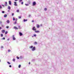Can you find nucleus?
<instances>
[{
  "label": "nucleus",
  "instance_id": "1",
  "mask_svg": "<svg viewBox=\"0 0 74 74\" xmlns=\"http://www.w3.org/2000/svg\"><path fill=\"white\" fill-rule=\"evenodd\" d=\"M29 48H30V49H32V51H34L36 50V47H33V46H30L29 47Z\"/></svg>",
  "mask_w": 74,
  "mask_h": 74
},
{
  "label": "nucleus",
  "instance_id": "2",
  "mask_svg": "<svg viewBox=\"0 0 74 74\" xmlns=\"http://www.w3.org/2000/svg\"><path fill=\"white\" fill-rule=\"evenodd\" d=\"M36 29H37L36 28H35V27H34L32 29V30L34 31L36 30Z\"/></svg>",
  "mask_w": 74,
  "mask_h": 74
},
{
  "label": "nucleus",
  "instance_id": "3",
  "mask_svg": "<svg viewBox=\"0 0 74 74\" xmlns=\"http://www.w3.org/2000/svg\"><path fill=\"white\" fill-rule=\"evenodd\" d=\"M14 5H15V6H17V5H18L17 4H16V2H14Z\"/></svg>",
  "mask_w": 74,
  "mask_h": 74
},
{
  "label": "nucleus",
  "instance_id": "4",
  "mask_svg": "<svg viewBox=\"0 0 74 74\" xmlns=\"http://www.w3.org/2000/svg\"><path fill=\"white\" fill-rule=\"evenodd\" d=\"M12 37L13 40H16V38H15L14 37V35H13Z\"/></svg>",
  "mask_w": 74,
  "mask_h": 74
},
{
  "label": "nucleus",
  "instance_id": "5",
  "mask_svg": "<svg viewBox=\"0 0 74 74\" xmlns=\"http://www.w3.org/2000/svg\"><path fill=\"white\" fill-rule=\"evenodd\" d=\"M35 33H40V31L38 30V31H35Z\"/></svg>",
  "mask_w": 74,
  "mask_h": 74
},
{
  "label": "nucleus",
  "instance_id": "6",
  "mask_svg": "<svg viewBox=\"0 0 74 74\" xmlns=\"http://www.w3.org/2000/svg\"><path fill=\"white\" fill-rule=\"evenodd\" d=\"M33 5H36V3L35 2H34L33 3Z\"/></svg>",
  "mask_w": 74,
  "mask_h": 74
},
{
  "label": "nucleus",
  "instance_id": "7",
  "mask_svg": "<svg viewBox=\"0 0 74 74\" xmlns=\"http://www.w3.org/2000/svg\"><path fill=\"white\" fill-rule=\"evenodd\" d=\"M13 28L14 29H17V30L18 29V28L17 27H14Z\"/></svg>",
  "mask_w": 74,
  "mask_h": 74
},
{
  "label": "nucleus",
  "instance_id": "8",
  "mask_svg": "<svg viewBox=\"0 0 74 74\" xmlns=\"http://www.w3.org/2000/svg\"><path fill=\"white\" fill-rule=\"evenodd\" d=\"M36 27L37 28H39L40 27V25H39L38 24L36 25Z\"/></svg>",
  "mask_w": 74,
  "mask_h": 74
},
{
  "label": "nucleus",
  "instance_id": "9",
  "mask_svg": "<svg viewBox=\"0 0 74 74\" xmlns=\"http://www.w3.org/2000/svg\"><path fill=\"white\" fill-rule=\"evenodd\" d=\"M9 5H11V1H9Z\"/></svg>",
  "mask_w": 74,
  "mask_h": 74
},
{
  "label": "nucleus",
  "instance_id": "10",
  "mask_svg": "<svg viewBox=\"0 0 74 74\" xmlns=\"http://www.w3.org/2000/svg\"><path fill=\"white\" fill-rule=\"evenodd\" d=\"M5 6H7V2H5Z\"/></svg>",
  "mask_w": 74,
  "mask_h": 74
},
{
  "label": "nucleus",
  "instance_id": "11",
  "mask_svg": "<svg viewBox=\"0 0 74 74\" xmlns=\"http://www.w3.org/2000/svg\"><path fill=\"white\" fill-rule=\"evenodd\" d=\"M2 32V33H4L5 32V30H2L1 31Z\"/></svg>",
  "mask_w": 74,
  "mask_h": 74
},
{
  "label": "nucleus",
  "instance_id": "12",
  "mask_svg": "<svg viewBox=\"0 0 74 74\" xmlns=\"http://www.w3.org/2000/svg\"><path fill=\"white\" fill-rule=\"evenodd\" d=\"M23 21V22H26V21H27V19L25 20V19H24Z\"/></svg>",
  "mask_w": 74,
  "mask_h": 74
},
{
  "label": "nucleus",
  "instance_id": "13",
  "mask_svg": "<svg viewBox=\"0 0 74 74\" xmlns=\"http://www.w3.org/2000/svg\"><path fill=\"white\" fill-rule=\"evenodd\" d=\"M19 34L20 35V36H22V33L21 32H19Z\"/></svg>",
  "mask_w": 74,
  "mask_h": 74
},
{
  "label": "nucleus",
  "instance_id": "14",
  "mask_svg": "<svg viewBox=\"0 0 74 74\" xmlns=\"http://www.w3.org/2000/svg\"><path fill=\"white\" fill-rule=\"evenodd\" d=\"M34 44L35 45H36L37 44V42H34Z\"/></svg>",
  "mask_w": 74,
  "mask_h": 74
},
{
  "label": "nucleus",
  "instance_id": "15",
  "mask_svg": "<svg viewBox=\"0 0 74 74\" xmlns=\"http://www.w3.org/2000/svg\"><path fill=\"white\" fill-rule=\"evenodd\" d=\"M8 8L9 10H11V7H10V6H8Z\"/></svg>",
  "mask_w": 74,
  "mask_h": 74
},
{
  "label": "nucleus",
  "instance_id": "16",
  "mask_svg": "<svg viewBox=\"0 0 74 74\" xmlns=\"http://www.w3.org/2000/svg\"><path fill=\"white\" fill-rule=\"evenodd\" d=\"M7 14H5V15L4 16V18H6V17H7Z\"/></svg>",
  "mask_w": 74,
  "mask_h": 74
},
{
  "label": "nucleus",
  "instance_id": "17",
  "mask_svg": "<svg viewBox=\"0 0 74 74\" xmlns=\"http://www.w3.org/2000/svg\"><path fill=\"white\" fill-rule=\"evenodd\" d=\"M7 23H10V21H9V20H8L7 21Z\"/></svg>",
  "mask_w": 74,
  "mask_h": 74
},
{
  "label": "nucleus",
  "instance_id": "18",
  "mask_svg": "<svg viewBox=\"0 0 74 74\" xmlns=\"http://www.w3.org/2000/svg\"><path fill=\"white\" fill-rule=\"evenodd\" d=\"M25 5H26V6H28V5H29L28 4H27L25 3Z\"/></svg>",
  "mask_w": 74,
  "mask_h": 74
},
{
  "label": "nucleus",
  "instance_id": "19",
  "mask_svg": "<svg viewBox=\"0 0 74 74\" xmlns=\"http://www.w3.org/2000/svg\"><path fill=\"white\" fill-rule=\"evenodd\" d=\"M13 62H15V59L14 58L13 59Z\"/></svg>",
  "mask_w": 74,
  "mask_h": 74
},
{
  "label": "nucleus",
  "instance_id": "20",
  "mask_svg": "<svg viewBox=\"0 0 74 74\" xmlns=\"http://www.w3.org/2000/svg\"><path fill=\"white\" fill-rule=\"evenodd\" d=\"M18 28L19 29H21V27L20 26L18 25Z\"/></svg>",
  "mask_w": 74,
  "mask_h": 74
},
{
  "label": "nucleus",
  "instance_id": "21",
  "mask_svg": "<svg viewBox=\"0 0 74 74\" xmlns=\"http://www.w3.org/2000/svg\"><path fill=\"white\" fill-rule=\"evenodd\" d=\"M13 21H15V18H14V17H13Z\"/></svg>",
  "mask_w": 74,
  "mask_h": 74
},
{
  "label": "nucleus",
  "instance_id": "22",
  "mask_svg": "<svg viewBox=\"0 0 74 74\" xmlns=\"http://www.w3.org/2000/svg\"><path fill=\"white\" fill-rule=\"evenodd\" d=\"M16 21H15V22L14 23V25H15V24H16Z\"/></svg>",
  "mask_w": 74,
  "mask_h": 74
},
{
  "label": "nucleus",
  "instance_id": "23",
  "mask_svg": "<svg viewBox=\"0 0 74 74\" xmlns=\"http://www.w3.org/2000/svg\"><path fill=\"white\" fill-rule=\"evenodd\" d=\"M7 63H8V64H11V63H10V62H8Z\"/></svg>",
  "mask_w": 74,
  "mask_h": 74
},
{
  "label": "nucleus",
  "instance_id": "24",
  "mask_svg": "<svg viewBox=\"0 0 74 74\" xmlns=\"http://www.w3.org/2000/svg\"><path fill=\"white\" fill-rule=\"evenodd\" d=\"M7 33H8V32L6 31L5 32V34H7Z\"/></svg>",
  "mask_w": 74,
  "mask_h": 74
},
{
  "label": "nucleus",
  "instance_id": "25",
  "mask_svg": "<svg viewBox=\"0 0 74 74\" xmlns=\"http://www.w3.org/2000/svg\"><path fill=\"white\" fill-rule=\"evenodd\" d=\"M18 19H21V16H18Z\"/></svg>",
  "mask_w": 74,
  "mask_h": 74
},
{
  "label": "nucleus",
  "instance_id": "26",
  "mask_svg": "<svg viewBox=\"0 0 74 74\" xmlns=\"http://www.w3.org/2000/svg\"><path fill=\"white\" fill-rule=\"evenodd\" d=\"M2 8V7L1 6V5H0V9H1Z\"/></svg>",
  "mask_w": 74,
  "mask_h": 74
},
{
  "label": "nucleus",
  "instance_id": "27",
  "mask_svg": "<svg viewBox=\"0 0 74 74\" xmlns=\"http://www.w3.org/2000/svg\"><path fill=\"white\" fill-rule=\"evenodd\" d=\"M6 28H7V29H8V28H9V27L8 26H6Z\"/></svg>",
  "mask_w": 74,
  "mask_h": 74
},
{
  "label": "nucleus",
  "instance_id": "28",
  "mask_svg": "<svg viewBox=\"0 0 74 74\" xmlns=\"http://www.w3.org/2000/svg\"><path fill=\"white\" fill-rule=\"evenodd\" d=\"M1 36L2 37H3V34H1Z\"/></svg>",
  "mask_w": 74,
  "mask_h": 74
},
{
  "label": "nucleus",
  "instance_id": "29",
  "mask_svg": "<svg viewBox=\"0 0 74 74\" xmlns=\"http://www.w3.org/2000/svg\"><path fill=\"white\" fill-rule=\"evenodd\" d=\"M21 67V65H19V66H18L19 68H20Z\"/></svg>",
  "mask_w": 74,
  "mask_h": 74
},
{
  "label": "nucleus",
  "instance_id": "30",
  "mask_svg": "<svg viewBox=\"0 0 74 74\" xmlns=\"http://www.w3.org/2000/svg\"><path fill=\"white\" fill-rule=\"evenodd\" d=\"M45 11H47V9L46 8H45Z\"/></svg>",
  "mask_w": 74,
  "mask_h": 74
},
{
  "label": "nucleus",
  "instance_id": "31",
  "mask_svg": "<svg viewBox=\"0 0 74 74\" xmlns=\"http://www.w3.org/2000/svg\"><path fill=\"white\" fill-rule=\"evenodd\" d=\"M2 13H4V12H4V11H2Z\"/></svg>",
  "mask_w": 74,
  "mask_h": 74
},
{
  "label": "nucleus",
  "instance_id": "32",
  "mask_svg": "<svg viewBox=\"0 0 74 74\" xmlns=\"http://www.w3.org/2000/svg\"><path fill=\"white\" fill-rule=\"evenodd\" d=\"M34 37H36V34H35L34 35Z\"/></svg>",
  "mask_w": 74,
  "mask_h": 74
},
{
  "label": "nucleus",
  "instance_id": "33",
  "mask_svg": "<svg viewBox=\"0 0 74 74\" xmlns=\"http://www.w3.org/2000/svg\"><path fill=\"white\" fill-rule=\"evenodd\" d=\"M19 1V2H21V1H22V0H20Z\"/></svg>",
  "mask_w": 74,
  "mask_h": 74
},
{
  "label": "nucleus",
  "instance_id": "34",
  "mask_svg": "<svg viewBox=\"0 0 74 74\" xmlns=\"http://www.w3.org/2000/svg\"><path fill=\"white\" fill-rule=\"evenodd\" d=\"M22 4H23V2H22L21 3Z\"/></svg>",
  "mask_w": 74,
  "mask_h": 74
},
{
  "label": "nucleus",
  "instance_id": "35",
  "mask_svg": "<svg viewBox=\"0 0 74 74\" xmlns=\"http://www.w3.org/2000/svg\"><path fill=\"white\" fill-rule=\"evenodd\" d=\"M11 51V50L10 49H9L8 50V52H10Z\"/></svg>",
  "mask_w": 74,
  "mask_h": 74
},
{
  "label": "nucleus",
  "instance_id": "36",
  "mask_svg": "<svg viewBox=\"0 0 74 74\" xmlns=\"http://www.w3.org/2000/svg\"><path fill=\"white\" fill-rule=\"evenodd\" d=\"M17 59H19V58L18 57H17Z\"/></svg>",
  "mask_w": 74,
  "mask_h": 74
},
{
  "label": "nucleus",
  "instance_id": "37",
  "mask_svg": "<svg viewBox=\"0 0 74 74\" xmlns=\"http://www.w3.org/2000/svg\"><path fill=\"white\" fill-rule=\"evenodd\" d=\"M19 10H17L16 11V12H19Z\"/></svg>",
  "mask_w": 74,
  "mask_h": 74
},
{
  "label": "nucleus",
  "instance_id": "38",
  "mask_svg": "<svg viewBox=\"0 0 74 74\" xmlns=\"http://www.w3.org/2000/svg\"><path fill=\"white\" fill-rule=\"evenodd\" d=\"M2 6H3V7H4V5H2Z\"/></svg>",
  "mask_w": 74,
  "mask_h": 74
},
{
  "label": "nucleus",
  "instance_id": "39",
  "mask_svg": "<svg viewBox=\"0 0 74 74\" xmlns=\"http://www.w3.org/2000/svg\"><path fill=\"white\" fill-rule=\"evenodd\" d=\"M15 20H16V21H17V20H18V19L16 18Z\"/></svg>",
  "mask_w": 74,
  "mask_h": 74
},
{
  "label": "nucleus",
  "instance_id": "40",
  "mask_svg": "<svg viewBox=\"0 0 74 74\" xmlns=\"http://www.w3.org/2000/svg\"><path fill=\"white\" fill-rule=\"evenodd\" d=\"M34 22V20H32V22Z\"/></svg>",
  "mask_w": 74,
  "mask_h": 74
},
{
  "label": "nucleus",
  "instance_id": "41",
  "mask_svg": "<svg viewBox=\"0 0 74 74\" xmlns=\"http://www.w3.org/2000/svg\"><path fill=\"white\" fill-rule=\"evenodd\" d=\"M30 16H31V15H30V14H29V17H30Z\"/></svg>",
  "mask_w": 74,
  "mask_h": 74
},
{
  "label": "nucleus",
  "instance_id": "42",
  "mask_svg": "<svg viewBox=\"0 0 74 74\" xmlns=\"http://www.w3.org/2000/svg\"><path fill=\"white\" fill-rule=\"evenodd\" d=\"M2 39H3V40H5V38H3Z\"/></svg>",
  "mask_w": 74,
  "mask_h": 74
},
{
  "label": "nucleus",
  "instance_id": "43",
  "mask_svg": "<svg viewBox=\"0 0 74 74\" xmlns=\"http://www.w3.org/2000/svg\"><path fill=\"white\" fill-rule=\"evenodd\" d=\"M8 41H9L10 40V38H8L7 39Z\"/></svg>",
  "mask_w": 74,
  "mask_h": 74
},
{
  "label": "nucleus",
  "instance_id": "44",
  "mask_svg": "<svg viewBox=\"0 0 74 74\" xmlns=\"http://www.w3.org/2000/svg\"><path fill=\"white\" fill-rule=\"evenodd\" d=\"M14 15V13H12V16H13V15Z\"/></svg>",
  "mask_w": 74,
  "mask_h": 74
},
{
  "label": "nucleus",
  "instance_id": "45",
  "mask_svg": "<svg viewBox=\"0 0 74 74\" xmlns=\"http://www.w3.org/2000/svg\"><path fill=\"white\" fill-rule=\"evenodd\" d=\"M2 27H4V25H2Z\"/></svg>",
  "mask_w": 74,
  "mask_h": 74
},
{
  "label": "nucleus",
  "instance_id": "46",
  "mask_svg": "<svg viewBox=\"0 0 74 74\" xmlns=\"http://www.w3.org/2000/svg\"><path fill=\"white\" fill-rule=\"evenodd\" d=\"M1 29H2V28H1V27H0V30H1Z\"/></svg>",
  "mask_w": 74,
  "mask_h": 74
},
{
  "label": "nucleus",
  "instance_id": "47",
  "mask_svg": "<svg viewBox=\"0 0 74 74\" xmlns=\"http://www.w3.org/2000/svg\"><path fill=\"white\" fill-rule=\"evenodd\" d=\"M10 67H11V65L9 66Z\"/></svg>",
  "mask_w": 74,
  "mask_h": 74
},
{
  "label": "nucleus",
  "instance_id": "48",
  "mask_svg": "<svg viewBox=\"0 0 74 74\" xmlns=\"http://www.w3.org/2000/svg\"><path fill=\"white\" fill-rule=\"evenodd\" d=\"M1 48H3V46H1Z\"/></svg>",
  "mask_w": 74,
  "mask_h": 74
},
{
  "label": "nucleus",
  "instance_id": "49",
  "mask_svg": "<svg viewBox=\"0 0 74 74\" xmlns=\"http://www.w3.org/2000/svg\"><path fill=\"white\" fill-rule=\"evenodd\" d=\"M29 64H30V62H29Z\"/></svg>",
  "mask_w": 74,
  "mask_h": 74
},
{
  "label": "nucleus",
  "instance_id": "50",
  "mask_svg": "<svg viewBox=\"0 0 74 74\" xmlns=\"http://www.w3.org/2000/svg\"><path fill=\"white\" fill-rule=\"evenodd\" d=\"M0 23L1 24V21H0Z\"/></svg>",
  "mask_w": 74,
  "mask_h": 74
},
{
  "label": "nucleus",
  "instance_id": "51",
  "mask_svg": "<svg viewBox=\"0 0 74 74\" xmlns=\"http://www.w3.org/2000/svg\"><path fill=\"white\" fill-rule=\"evenodd\" d=\"M15 0V1H18V0Z\"/></svg>",
  "mask_w": 74,
  "mask_h": 74
},
{
  "label": "nucleus",
  "instance_id": "52",
  "mask_svg": "<svg viewBox=\"0 0 74 74\" xmlns=\"http://www.w3.org/2000/svg\"><path fill=\"white\" fill-rule=\"evenodd\" d=\"M32 37H34V36H32Z\"/></svg>",
  "mask_w": 74,
  "mask_h": 74
},
{
  "label": "nucleus",
  "instance_id": "53",
  "mask_svg": "<svg viewBox=\"0 0 74 74\" xmlns=\"http://www.w3.org/2000/svg\"><path fill=\"white\" fill-rule=\"evenodd\" d=\"M8 12H10V10H8Z\"/></svg>",
  "mask_w": 74,
  "mask_h": 74
},
{
  "label": "nucleus",
  "instance_id": "54",
  "mask_svg": "<svg viewBox=\"0 0 74 74\" xmlns=\"http://www.w3.org/2000/svg\"><path fill=\"white\" fill-rule=\"evenodd\" d=\"M1 62V60H0V62Z\"/></svg>",
  "mask_w": 74,
  "mask_h": 74
},
{
  "label": "nucleus",
  "instance_id": "55",
  "mask_svg": "<svg viewBox=\"0 0 74 74\" xmlns=\"http://www.w3.org/2000/svg\"><path fill=\"white\" fill-rule=\"evenodd\" d=\"M30 3V2L29 4Z\"/></svg>",
  "mask_w": 74,
  "mask_h": 74
},
{
  "label": "nucleus",
  "instance_id": "56",
  "mask_svg": "<svg viewBox=\"0 0 74 74\" xmlns=\"http://www.w3.org/2000/svg\"><path fill=\"white\" fill-rule=\"evenodd\" d=\"M19 65H21V64H19Z\"/></svg>",
  "mask_w": 74,
  "mask_h": 74
}]
</instances>
